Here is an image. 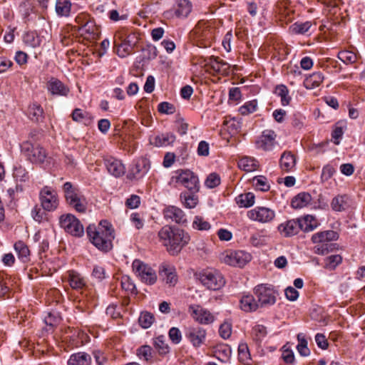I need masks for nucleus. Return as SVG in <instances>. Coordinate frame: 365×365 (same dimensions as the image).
I'll use <instances>...</instances> for the list:
<instances>
[{
    "instance_id": "28",
    "label": "nucleus",
    "mask_w": 365,
    "mask_h": 365,
    "mask_svg": "<svg viewBox=\"0 0 365 365\" xmlns=\"http://www.w3.org/2000/svg\"><path fill=\"white\" fill-rule=\"evenodd\" d=\"M276 12L279 14V21L286 24L292 19L293 11L289 8L285 1H279L276 6Z\"/></svg>"
},
{
    "instance_id": "49",
    "label": "nucleus",
    "mask_w": 365,
    "mask_h": 365,
    "mask_svg": "<svg viewBox=\"0 0 365 365\" xmlns=\"http://www.w3.org/2000/svg\"><path fill=\"white\" fill-rule=\"evenodd\" d=\"M338 58L345 64H353L356 62L358 56L356 53L351 51H341L338 53Z\"/></svg>"
},
{
    "instance_id": "39",
    "label": "nucleus",
    "mask_w": 365,
    "mask_h": 365,
    "mask_svg": "<svg viewBox=\"0 0 365 365\" xmlns=\"http://www.w3.org/2000/svg\"><path fill=\"white\" fill-rule=\"evenodd\" d=\"M28 112L29 118L33 121L40 122L44 118L43 108L36 103H34L29 106Z\"/></svg>"
},
{
    "instance_id": "1",
    "label": "nucleus",
    "mask_w": 365,
    "mask_h": 365,
    "mask_svg": "<svg viewBox=\"0 0 365 365\" xmlns=\"http://www.w3.org/2000/svg\"><path fill=\"white\" fill-rule=\"evenodd\" d=\"M158 237L159 242L172 255H177L190 240L189 234L184 230L170 225L161 227Z\"/></svg>"
},
{
    "instance_id": "52",
    "label": "nucleus",
    "mask_w": 365,
    "mask_h": 365,
    "mask_svg": "<svg viewBox=\"0 0 365 365\" xmlns=\"http://www.w3.org/2000/svg\"><path fill=\"white\" fill-rule=\"evenodd\" d=\"M154 345L160 354H165L169 351V346L166 343L165 336L163 335L155 338Z\"/></svg>"
},
{
    "instance_id": "51",
    "label": "nucleus",
    "mask_w": 365,
    "mask_h": 365,
    "mask_svg": "<svg viewBox=\"0 0 365 365\" xmlns=\"http://www.w3.org/2000/svg\"><path fill=\"white\" fill-rule=\"evenodd\" d=\"M342 262V257L339 255H332L324 259V267L329 270H334Z\"/></svg>"
},
{
    "instance_id": "18",
    "label": "nucleus",
    "mask_w": 365,
    "mask_h": 365,
    "mask_svg": "<svg viewBox=\"0 0 365 365\" xmlns=\"http://www.w3.org/2000/svg\"><path fill=\"white\" fill-rule=\"evenodd\" d=\"M164 218L177 224H184L187 222V219L184 212L179 207L169 205L163 210Z\"/></svg>"
},
{
    "instance_id": "15",
    "label": "nucleus",
    "mask_w": 365,
    "mask_h": 365,
    "mask_svg": "<svg viewBox=\"0 0 365 365\" xmlns=\"http://www.w3.org/2000/svg\"><path fill=\"white\" fill-rule=\"evenodd\" d=\"M277 134L272 130H265L255 141V146L257 149L264 151H270L275 146L277 142Z\"/></svg>"
},
{
    "instance_id": "37",
    "label": "nucleus",
    "mask_w": 365,
    "mask_h": 365,
    "mask_svg": "<svg viewBox=\"0 0 365 365\" xmlns=\"http://www.w3.org/2000/svg\"><path fill=\"white\" fill-rule=\"evenodd\" d=\"M14 250L18 255V257L23 262H27L30 258V250L28 246L23 241H18L14 244Z\"/></svg>"
},
{
    "instance_id": "29",
    "label": "nucleus",
    "mask_w": 365,
    "mask_h": 365,
    "mask_svg": "<svg viewBox=\"0 0 365 365\" xmlns=\"http://www.w3.org/2000/svg\"><path fill=\"white\" fill-rule=\"evenodd\" d=\"M175 140V135L167 133L156 135L150 140L153 145L157 147H165L172 145Z\"/></svg>"
},
{
    "instance_id": "56",
    "label": "nucleus",
    "mask_w": 365,
    "mask_h": 365,
    "mask_svg": "<svg viewBox=\"0 0 365 365\" xmlns=\"http://www.w3.org/2000/svg\"><path fill=\"white\" fill-rule=\"evenodd\" d=\"M138 356L146 361H148L152 357V349L149 346H142L137 350Z\"/></svg>"
},
{
    "instance_id": "38",
    "label": "nucleus",
    "mask_w": 365,
    "mask_h": 365,
    "mask_svg": "<svg viewBox=\"0 0 365 365\" xmlns=\"http://www.w3.org/2000/svg\"><path fill=\"white\" fill-rule=\"evenodd\" d=\"M195 192H182L180 195V200L183 205L189 209L194 208L198 203V197L195 195Z\"/></svg>"
},
{
    "instance_id": "42",
    "label": "nucleus",
    "mask_w": 365,
    "mask_h": 365,
    "mask_svg": "<svg viewBox=\"0 0 365 365\" xmlns=\"http://www.w3.org/2000/svg\"><path fill=\"white\" fill-rule=\"evenodd\" d=\"M192 11V4L187 0H180L175 10V14L178 17H186Z\"/></svg>"
},
{
    "instance_id": "10",
    "label": "nucleus",
    "mask_w": 365,
    "mask_h": 365,
    "mask_svg": "<svg viewBox=\"0 0 365 365\" xmlns=\"http://www.w3.org/2000/svg\"><path fill=\"white\" fill-rule=\"evenodd\" d=\"M39 200L42 208L48 212H52L56 210L59 204L56 192L48 186H45L41 190Z\"/></svg>"
},
{
    "instance_id": "35",
    "label": "nucleus",
    "mask_w": 365,
    "mask_h": 365,
    "mask_svg": "<svg viewBox=\"0 0 365 365\" xmlns=\"http://www.w3.org/2000/svg\"><path fill=\"white\" fill-rule=\"evenodd\" d=\"M68 282L74 289H82L86 285L85 279L81 274L73 270L68 272Z\"/></svg>"
},
{
    "instance_id": "61",
    "label": "nucleus",
    "mask_w": 365,
    "mask_h": 365,
    "mask_svg": "<svg viewBox=\"0 0 365 365\" xmlns=\"http://www.w3.org/2000/svg\"><path fill=\"white\" fill-rule=\"evenodd\" d=\"M267 328L264 325L257 324L252 329V334L256 340H261L267 335Z\"/></svg>"
},
{
    "instance_id": "13",
    "label": "nucleus",
    "mask_w": 365,
    "mask_h": 365,
    "mask_svg": "<svg viewBox=\"0 0 365 365\" xmlns=\"http://www.w3.org/2000/svg\"><path fill=\"white\" fill-rule=\"evenodd\" d=\"M254 294L257 297V302L261 307L272 305L276 302L274 291L267 285L256 286L254 289Z\"/></svg>"
},
{
    "instance_id": "14",
    "label": "nucleus",
    "mask_w": 365,
    "mask_h": 365,
    "mask_svg": "<svg viewBox=\"0 0 365 365\" xmlns=\"http://www.w3.org/2000/svg\"><path fill=\"white\" fill-rule=\"evenodd\" d=\"M188 312L193 319L201 324H209L215 321V316L200 305H190Z\"/></svg>"
},
{
    "instance_id": "46",
    "label": "nucleus",
    "mask_w": 365,
    "mask_h": 365,
    "mask_svg": "<svg viewBox=\"0 0 365 365\" xmlns=\"http://www.w3.org/2000/svg\"><path fill=\"white\" fill-rule=\"evenodd\" d=\"M255 195L252 192L241 194L237 198V202L240 207H249L255 203Z\"/></svg>"
},
{
    "instance_id": "20",
    "label": "nucleus",
    "mask_w": 365,
    "mask_h": 365,
    "mask_svg": "<svg viewBox=\"0 0 365 365\" xmlns=\"http://www.w3.org/2000/svg\"><path fill=\"white\" fill-rule=\"evenodd\" d=\"M185 336L193 346L200 347L205 341L206 331L201 327H191L187 330Z\"/></svg>"
},
{
    "instance_id": "12",
    "label": "nucleus",
    "mask_w": 365,
    "mask_h": 365,
    "mask_svg": "<svg viewBox=\"0 0 365 365\" xmlns=\"http://www.w3.org/2000/svg\"><path fill=\"white\" fill-rule=\"evenodd\" d=\"M60 225L66 232L76 237L83 234V227L81 222L71 214L63 215L60 217Z\"/></svg>"
},
{
    "instance_id": "22",
    "label": "nucleus",
    "mask_w": 365,
    "mask_h": 365,
    "mask_svg": "<svg viewBox=\"0 0 365 365\" xmlns=\"http://www.w3.org/2000/svg\"><path fill=\"white\" fill-rule=\"evenodd\" d=\"M240 309L247 313L254 312L259 307L255 297L249 293L243 294L240 299Z\"/></svg>"
},
{
    "instance_id": "30",
    "label": "nucleus",
    "mask_w": 365,
    "mask_h": 365,
    "mask_svg": "<svg viewBox=\"0 0 365 365\" xmlns=\"http://www.w3.org/2000/svg\"><path fill=\"white\" fill-rule=\"evenodd\" d=\"M338 234L334 230H327L315 233L312 237V241L314 243L324 244L327 242H330L338 239Z\"/></svg>"
},
{
    "instance_id": "45",
    "label": "nucleus",
    "mask_w": 365,
    "mask_h": 365,
    "mask_svg": "<svg viewBox=\"0 0 365 365\" xmlns=\"http://www.w3.org/2000/svg\"><path fill=\"white\" fill-rule=\"evenodd\" d=\"M312 26L310 21L296 22L289 26V31L294 34H304Z\"/></svg>"
},
{
    "instance_id": "8",
    "label": "nucleus",
    "mask_w": 365,
    "mask_h": 365,
    "mask_svg": "<svg viewBox=\"0 0 365 365\" xmlns=\"http://www.w3.org/2000/svg\"><path fill=\"white\" fill-rule=\"evenodd\" d=\"M21 151L27 160L34 164H42L47 158L46 150L38 143L24 142L21 145Z\"/></svg>"
},
{
    "instance_id": "48",
    "label": "nucleus",
    "mask_w": 365,
    "mask_h": 365,
    "mask_svg": "<svg viewBox=\"0 0 365 365\" xmlns=\"http://www.w3.org/2000/svg\"><path fill=\"white\" fill-rule=\"evenodd\" d=\"M252 185L257 190L262 192L268 191L270 188L268 180L262 175L254 177L252 178Z\"/></svg>"
},
{
    "instance_id": "21",
    "label": "nucleus",
    "mask_w": 365,
    "mask_h": 365,
    "mask_svg": "<svg viewBox=\"0 0 365 365\" xmlns=\"http://www.w3.org/2000/svg\"><path fill=\"white\" fill-rule=\"evenodd\" d=\"M78 33L83 39L88 41L96 40L99 36L98 28L93 20L87 22L84 26H78Z\"/></svg>"
},
{
    "instance_id": "32",
    "label": "nucleus",
    "mask_w": 365,
    "mask_h": 365,
    "mask_svg": "<svg viewBox=\"0 0 365 365\" xmlns=\"http://www.w3.org/2000/svg\"><path fill=\"white\" fill-rule=\"evenodd\" d=\"M312 196L308 192H300L293 197L291 205L294 209H301L307 207L312 202Z\"/></svg>"
},
{
    "instance_id": "33",
    "label": "nucleus",
    "mask_w": 365,
    "mask_h": 365,
    "mask_svg": "<svg viewBox=\"0 0 365 365\" xmlns=\"http://www.w3.org/2000/svg\"><path fill=\"white\" fill-rule=\"evenodd\" d=\"M324 79L322 72H314L307 76L304 81V86L307 89H313L319 87Z\"/></svg>"
},
{
    "instance_id": "64",
    "label": "nucleus",
    "mask_w": 365,
    "mask_h": 365,
    "mask_svg": "<svg viewBox=\"0 0 365 365\" xmlns=\"http://www.w3.org/2000/svg\"><path fill=\"white\" fill-rule=\"evenodd\" d=\"M88 113L80 108L74 109L71 114L72 119L76 122H83L86 118H88Z\"/></svg>"
},
{
    "instance_id": "27",
    "label": "nucleus",
    "mask_w": 365,
    "mask_h": 365,
    "mask_svg": "<svg viewBox=\"0 0 365 365\" xmlns=\"http://www.w3.org/2000/svg\"><path fill=\"white\" fill-rule=\"evenodd\" d=\"M150 168V160L147 158H138L131 170V173L137 178L144 175Z\"/></svg>"
},
{
    "instance_id": "59",
    "label": "nucleus",
    "mask_w": 365,
    "mask_h": 365,
    "mask_svg": "<svg viewBox=\"0 0 365 365\" xmlns=\"http://www.w3.org/2000/svg\"><path fill=\"white\" fill-rule=\"evenodd\" d=\"M219 334L222 338L228 339L232 334V324L228 322L222 323L219 328Z\"/></svg>"
},
{
    "instance_id": "43",
    "label": "nucleus",
    "mask_w": 365,
    "mask_h": 365,
    "mask_svg": "<svg viewBox=\"0 0 365 365\" xmlns=\"http://www.w3.org/2000/svg\"><path fill=\"white\" fill-rule=\"evenodd\" d=\"M274 93L280 97L282 106H288L291 101V97L289 96V90L284 85H279L275 88Z\"/></svg>"
},
{
    "instance_id": "17",
    "label": "nucleus",
    "mask_w": 365,
    "mask_h": 365,
    "mask_svg": "<svg viewBox=\"0 0 365 365\" xmlns=\"http://www.w3.org/2000/svg\"><path fill=\"white\" fill-rule=\"evenodd\" d=\"M118 38L120 43L115 41V47L117 46V53L121 57L128 56L133 50V43L131 42L130 38H133L127 31L123 33L118 32Z\"/></svg>"
},
{
    "instance_id": "19",
    "label": "nucleus",
    "mask_w": 365,
    "mask_h": 365,
    "mask_svg": "<svg viewBox=\"0 0 365 365\" xmlns=\"http://www.w3.org/2000/svg\"><path fill=\"white\" fill-rule=\"evenodd\" d=\"M277 230L281 236L284 237H289L297 235L301 230L299 219L289 220L279 224Z\"/></svg>"
},
{
    "instance_id": "62",
    "label": "nucleus",
    "mask_w": 365,
    "mask_h": 365,
    "mask_svg": "<svg viewBox=\"0 0 365 365\" xmlns=\"http://www.w3.org/2000/svg\"><path fill=\"white\" fill-rule=\"evenodd\" d=\"M121 287L123 290H125L128 294L133 293L135 289V284L130 280V279L124 276L121 279Z\"/></svg>"
},
{
    "instance_id": "9",
    "label": "nucleus",
    "mask_w": 365,
    "mask_h": 365,
    "mask_svg": "<svg viewBox=\"0 0 365 365\" xmlns=\"http://www.w3.org/2000/svg\"><path fill=\"white\" fill-rule=\"evenodd\" d=\"M247 217L252 221L262 224L271 223L276 217V212L270 207L257 206L247 211Z\"/></svg>"
},
{
    "instance_id": "55",
    "label": "nucleus",
    "mask_w": 365,
    "mask_h": 365,
    "mask_svg": "<svg viewBox=\"0 0 365 365\" xmlns=\"http://www.w3.org/2000/svg\"><path fill=\"white\" fill-rule=\"evenodd\" d=\"M192 227L198 230H208L211 225L202 217L195 216L192 222Z\"/></svg>"
},
{
    "instance_id": "25",
    "label": "nucleus",
    "mask_w": 365,
    "mask_h": 365,
    "mask_svg": "<svg viewBox=\"0 0 365 365\" xmlns=\"http://www.w3.org/2000/svg\"><path fill=\"white\" fill-rule=\"evenodd\" d=\"M47 88L52 95L66 96L69 93V88L55 78H51L47 83Z\"/></svg>"
},
{
    "instance_id": "5",
    "label": "nucleus",
    "mask_w": 365,
    "mask_h": 365,
    "mask_svg": "<svg viewBox=\"0 0 365 365\" xmlns=\"http://www.w3.org/2000/svg\"><path fill=\"white\" fill-rule=\"evenodd\" d=\"M172 180L178 185L187 188L191 192H197L200 189L197 175L190 170H178L175 172Z\"/></svg>"
},
{
    "instance_id": "11",
    "label": "nucleus",
    "mask_w": 365,
    "mask_h": 365,
    "mask_svg": "<svg viewBox=\"0 0 365 365\" xmlns=\"http://www.w3.org/2000/svg\"><path fill=\"white\" fill-rule=\"evenodd\" d=\"M133 269L143 282L150 285L156 282L157 274L155 271L142 261L139 259L134 260L133 262Z\"/></svg>"
},
{
    "instance_id": "53",
    "label": "nucleus",
    "mask_w": 365,
    "mask_h": 365,
    "mask_svg": "<svg viewBox=\"0 0 365 365\" xmlns=\"http://www.w3.org/2000/svg\"><path fill=\"white\" fill-rule=\"evenodd\" d=\"M257 100H252L245 103L243 106H242L240 108L239 111L240 114L247 115L256 111L257 109Z\"/></svg>"
},
{
    "instance_id": "54",
    "label": "nucleus",
    "mask_w": 365,
    "mask_h": 365,
    "mask_svg": "<svg viewBox=\"0 0 365 365\" xmlns=\"http://www.w3.org/2000/svg\"><path fill=\"white\" fill-rule=\"evenodd\" d=\"M154 320V316L150 312H142L138 319L140 325L144 329L149 328Z\"/></svg>"
},
{
    "instance_id": "36",
    "label": "nucleus",
    "mask_w": 365,
    "mask_h": 365,
    "mask_svg": "<svg viewBox=\"0 0 365 365\" xmlns=\"http://www.w3.org/2000/svg\"><path fill=\"white\" fill-rule=\"evenodd\" d=\"M259 166L258 162L251 157H243L238 161V167L246 171L252 172L257 169Z\"/></svg>"
},
{
    "instance_id": "7",
    "label": "nucleus",
    "mask_w": 365,
    "mask_h": 365,
    "mask_svg": "<svg viewBox=\"0 0 365 365\" xmlns=\"http://www.w3.org/2000/svg\"><path fill=\"white\" fill-rule=\"evenodd\" d=\"M252 259L251 255L242 250H227L220 255L221 262L233 267H243Z\"/></svg>"
},
{
    "instance_id": "50",
    "label": "nucleus",
    "mask_w": 365,
    "mask_h": 365,
    "mask_svg": "<svg viewBox=\"0 0 365 365\" xmlns=\"http://www.w3.org/2000/svg\"><path fill=\"white\" fill-rule=\"evenodd\" d=\"M13 176L17 182H25L29 180V173L21 165L15 166Z\"/></svg>"
},
{
    "instance_id": "63",
    "label": "nucleus",
    "mask_w": 365,
    "mask_h": 365,
    "mask_svg": "<svg viewBox=\"0 0 365 365\" xmlns=\"http://www.w3.org/2000/svg\"><path fill=\"white\" fill-rule=\"evenodd\" d=\"M158 110L160 113L173 114L175 111V106L168 102H162L158 106Z\"/></svg>"
},
{
    "instance_id": "40",
    "label": "nucleus",
    "mask_w": 365,
    "mask_h": 365,
    "mask_svg": "<svg viewBox=\"0 0 365 365\" xmlns=\"http://www.w3.org/2000/svg\"><path fill=\"white\" fill-rule=\"evenodd\" d=\"M71 11V2L70 0H56V11L58 16H68Z\"/></svg>"
},
{
    "instance_id": "3",
    "label": "nucleus",
    "mask_w": 365,
    "mask_h": 365,
    "mask_svg": "<svg viewBox=\"0 0 365 365\" xmlns=\"http://www.w3.org/2000/svg\"><path fill=\"white\" fill-rule=\"evenodd\" d=\"M63 191L66 203L78 212L83 213L87 209V201L80 190L71 182H66L63 185Z\"/></svg>"
},
{
    "instance_id": "26",
    "label": "nucleus",
    "mask_w": 365,
    "mask_h": 365,
    "mask_svg": "<svg viewBox=\"0 0 365 365\" xmlns=\"http://www.w3.org/2000/svg\"><path fill=\"white\" fill-rule=\"evenodd\" d=\"M210 67L214 72L223 76H227L230 73V66L219 57L212 58Z\"/></svg>"
},
{
    "instance_id": "34",
    "label": "nucleus",
    "mask_w": 365,
    "mask_h": 365,
    "mask_svg": "<svg viewBox=\"0 0 365 365\" xmlns=\"http://www.w3.org/2000/svg\"><path fill=\"white\" fill-rule=\"evenodd\" d=\"M301 230L309 232L315 230L319 222L312 215H307L302 218H299Z\"/></svg>"
},
{
    "instance_id": "58",
    "label": "nucleus",
    "mask_w": 365,
    "mask_h": 365,
    "mask_svg": "<svg viewBox=\"0 0 365 365\" xmlns=\"http://www.w3.org/2000/svg\"><path fill=\"white\" fill-rule=\"evenodd\" d=\"M32 10L33 5L30 0H24L19 5V11L24 18L28 17Z\"/></svg>"
},
{
    "instance_id": "47",
    "label": "nucleus",
    "mask_w": 365,
    "mask_h": 365,
    "mask_svg": "<svg viewBox=\"0 0 365 365\" xmlns=\"http://www.w3.org/2000/svg\"><path fill=\"white\" fill-rule=\"evenodd\" d=\"M41 38L34 31H29L24 36V42L29 46L36 48L40 46Z\"/></svg>"
},
{
    "instance_id": "23",
    "label": "nucleus",
    "mask_w": 365,
    "mask_h": 365,
    "mask_svg": "<svg viewBox=\"0 0 365 365\" xmlns=\"http://www.w3.org/2000/svg\"><path fill=\"white\" fill-rule=\"evenodd\" d=\"M297 163L296 156L289 150L284 151L279 159V167L284 172H290L295 168Z\"/></svg>"
},
{
    "instance_id": "4",
    "label": "nucleus",
    "mask_w": 365,
    "mask_h": 365,
    "mask_svg": "<svg viewBox=\"0 0 365 365\" xmlns=\"http://www.w3.org/2000/svg\"><path fill=\"white\" fill-rule=\"evenodd\" d=\"M191 36L199 47L210 46L213 38V29L209 23L200 21L191 33Z\"/></svg>"
},
{
    "instance_id": "57",
    "label": "nucleus",
    "mask_w": 365,
    "mask_h": 365,
    "mask_svg": "<svg viewBox=\"0 0 365 365\" xmlns=\"http://www.w3.org/2000/svg\"><path fill=\"white\" fill-rule=\"evenodd\" d=\"M220 184V178L215 173H210L205 180V185L209 188H214Z\"/></svg>"
},
{
    "instance_id": "41",
    "label": "nucleus",
    "mask_w": 365,
    "mask_h": 365,
    "mask_svg": "<svg viewBox=\"0 0 365 365\" xmlns=\"http://www.w3.org/2000/svg\"><path fill=\"white\" fill-rule=\"evenodd\" d=\"M238 359L239 361L245 364L249 365L252 359L248 346L246 343H240L238 346Z\"/></svg>"
},
{
    "instance_id": "6",
    "label": "nucleus",
    "mask_w": 365,
    "mask_h": 365,
    "mask_svg": "<svg viewBox=\"0 0 365 365\" xmlns=\"http://www.w3.org/2000/svg\"><path fill=\"white\" fill-rule=\"evenodd\" d=\"M198 279L203 286L210 290H219L225 284L222 274L216 269H205L200 272Z\"/></svg>"
},
{
    "instance_id": "60",
    "label": "nucleus",
    "mask_w": 365,
    "mask_h": 365,
    "mask_svg": "<svg viewBox=\"0 0 365 365\" xmlns=\"http://www.w3.org/2000/svg\"><path fill=\"white\" fill-rule=\"evenodd\" d=\"M130 220L137 230H140L144 226V219L138 212H133L130 215Z\"/></svg>"
},
{
    "instance_id": "31",
    "label": "nucleus",
    "mask_w": 365,
    "mask_h": 365,
    "mask_svg": "<svg viewBox=\"0 0 365 365\" xmlns=\"http://www.w3.org/2000/svg\"><path fill=\"white\" fill-rule=\"evenodd\" d=\"M91 356L88 354L79 351L70 356L68 365H91Z\"/></svg>"
},
{
    "instance_id": "2",
    "label": "nucleus",
    "mask_w": 365,
    "mask_h": 365,
    "mask_svg": "<svg viewBox=\"0 0 365 365\" xmlns=\"http://www.w3.org/2000/svg\"><path fill=\"white\" fill-rule=\"evenodd\" d=\"M91 242L98 250L108 252L113 247V225L110 222L103 220L98 226L90 225L86 229Z\"/></svg>"
},
{
    "instance_id": "16",
    "label": "nucleus",
    "mask_w": 365,
    "mask_h": 365,
    "mask_svg": "<svg viewBox=\"0 0 365 365\" xmlns=\"http://www.w3.org/2000/svg\"><path fill=\"white\" fill-rule=\"evenodd\" d=\"M159 276L162 280L170 287H174L178 281L176 269L167 262H163L159 267Z\"/></svg>"
},
{
    "instance_id": "44",
    "label": "nucleus",
    "mask_w": 365,
    "mask_h": 365,
    "mask_svg": "<svg viewBox=\"0 0 365 365\" xmlns=\"http://www.w3.org/2000/svg\"><path fill=\"white\" fill-rule=\"evenodd\" d=\"M298 344L297 349L300 355L302 356H307L310 354V350L307 346L308 342L304 334L300 333L297 334Z\"/></svg>"
},
{
    "instance_id": "24",
    "label": "nucleus",
    "mask_w": 365,
    "mask_h": 365,
    "mask_svg": "<svg viewBox=\"0 0 365 365\" xmlns=\"http://www.w3.org/2000/svg\"><path fill=\"white\" fill-rule=\"evenodd\" d=\"M351 206V200L348 195H338L334 197L331 202V207L336 212H342Z\"/></svg>"
}]
</instances>
